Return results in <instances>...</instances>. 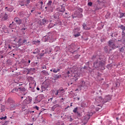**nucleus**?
<instances>
[{"instance_id": "nucleus-1", "label": "nucleus", "mask_w": 125, "mask_h": 125, "mask_svg": "<svg viewBox=\"0 0 125 125\" xmlns=\"http://www.w3.org/2000/svg\"><path fill=\"white\" fill-rule=\"evenodd\" d=\"M108 46H109V50H112V49H115L116 48V45L113 40H110L108 42Z\"/></svg>"}, {"instance_id": "nucleus-2", "label": "nucleus", "mask_w": 125, "mask_h": 125, "mask_svg": "<svg viewBox=\"0 0 125 125\" xmlns=\"http://www.w3.org/2000/svg\"><path fill=\"white\" fill-rule=\"evenodd\" d=\"M119 28L123 30V32H122V39L123 41H124V44H125V34L124 32V31H125V26H124V25H121V26H119Z\"/></svg>"}, {"instance_id": "nucleus-3", "label": "nucleus", "mask_w": 125, "mask_h": 125, "mask_svg": "<svg viewBox=\"0 0 125 125\" xmlns=\"http://www.w3.org/2000/svg\"><path fill=\"white\" fill-rule=\"evenodd\" d=\"M102 64H103L102 62L96 61L94 62V67H95V68H99L100 66H102Z\"/></svg>"}, {"instance_id": "nucleus-4", "label": "nucleus", "mask_w": 125, "mask_h": 125, "mask_svg": "<svg viewBox=\"0 0 125 125\" xmlns=\"http://www.w3.org/2000/svg\"><path fill=\"white\" fill-rule=\"evenodd\" d=\"M14 21L16 22V24H18V25H20L22 23V20H21L18 17H16L14 19Z\"/></svg>"}, {"instance_id": "nucleus-5", "label": "nucleus", "mask_w": 125, "mask_h": 125, "mask_svg": "<svg viewBox=\"0 0 125 125\" xmlns=\"http://www.w3.org/2000/svg\"><path fill=\"white\" fill-rule=\"evenodd\" d=\"M0 18H1L3 21H5V20H7V19H8V15L6 13L2 14L0 16Z\"/></svg>"}, {"instance_id": "nucleus-6", "label": "nucleus", "mask_w": 125, "mask_h": 125, "mask_svg": "<svg viewBox=\"0 0 125 125\" xmlns=\"http://www.w3.org/2000/svg\"><path fill=\"white\" fill-rule=\"evenodd\" d=\"M73 32H74V36H75V38H77V37H79V29H74Z\"/></svg>"}, {"instance_id": "nucleus-7", "label": "nucleus", "mask_w": 125, "mask_h": 125, "mask_svg": "<svg viewBox=\"0 0 125 125\" xmlns=\"http://www.w3.org/2000/svg\"><path fill=\"white\" fill-rule=\"evenodd\" d=\"M18 45L19 46H21V45H23L24 44L23 41H22V38H20L18 41Z\"/></svg>"}, {"instance_id": "nucleus-8", "label": "nucleus", "mask_w": 125, "mask_h": 125, "mask_svg": "<svg viewBox=\"0 0 125 125\" xmlns=\"http://www.w3.org/2000/svg\"><path fill=\"white\" fill-rule=\"evenodd\" d=\"M59 95H63V93L65 92V90H64V89H59Z\"/></svg>"}, {"instance_id": "nucleus-9", "label": "nucleus", "mask_w": 125, "mask_h": 125, "mask_svg": "<svg viewBox=\"0 0 125 125\" xmlns=\"http://www.w3.org/2000/svg\"><path fill=\"white\" fill-rule=\"evenodd\" d=\"M72 46V45H69L68 46V51H69V52H71V53H74V52H75V51L73 50Z\"/></svg>"}, {"instance_id": "nucleus-10", "label": "nucleus", "mask_w": 125, "mask_h": 125, "mask_svg": "<svg viewBox=\"0 0 125 125\" xmlns=\"http://www.w3.org/2000/svg\"><path fill=\"white\" fill-rule=\"evenodd\" d=\"M83 29H84V30H90V28L87 27V25H86V24H83Z\"/></svg>"}, {"instance_id": "nucleus-11", "label": "nucleus", "mask_w": 125, "mask_h": 125, "mask_svg": "<svg viewBox=\"0 0 125 125\" xmlns=\"http://www.w3.org/2000/svg\"><path fill=\"white\" fill-rule=\"evenodd\" d=\"M43 39V40H44V42H47V41H48L49 39H50V38L49 37V36L46 35L44 36Z\"/></svg>"}, {"instance_id": "nucleus-12", "label": "nucleus", "mask_w": 125, "mask_h": 125, "mask_svg": "<svg viewBox=\"0 0 125 125\" xmlns=\"http://www.w3.org/2000/svg\"><path fill=\"white\" fill-rule=\"evenodd\" d=\"M60 69L59 68H53V73H57L58 72H60Z\"/></svg>"}, {"instance_id": "nucleus-13", "label": "nucleus", "mask_w": 125, "mask_h": 125, "mask_svg": "<svg viewBox=\"0 0 125 125\" xmlns=\"http://www.w3.org/2000/svg\"><path fill=\"white\" fill-rule=\"evenodd\" d=\"M16 108V106L14 104L11 105V107L10 108V110L12 111H13L15 108Z\"/></svg>"}, {"instance_id": "nucleus-14", "label": "nucleus", "mask_w": 125, "mask_h": 125, "mask_svg": "<svg viewBox=\"0 0 125 125\" xmlns=\"http://www.w3.org/2000/svg\"><path fill=\"white\" fill-rule=\"evenodd\" d=\"M60 12H65V7L62 6L61 9L60 10Z\"/></svg>"}, {"instance_id": "nucleus-15", "label": "nucleus", "mask_w": 125, "mask_h": 125, "mask_svg": "<svg viewBox=\"0 0 125 125\" xmlns=\"http://www.w3.org/2000/svg\"><path fill=\"white\" fill-rule=\"evenodd\" d=\"M60 105L59 104H55L54 106H52V108L53 109H56V108H58V107H60Z\"/></svg>"}, {"instance_id": "nucleus-16", "label": "nucleus", "mask_w": 125, "mask_h": 125, "mask_svg": "<svg viewBox=\"0 0 125 125\" xmlns=\"http://www.w3.org/2000/svg\"><path fill=\"white\" fill-rule=\"evenodd\" d=\"M1 112H3L5 110V106L4 105H1Z\"/></svg>"}, {"instance_id": "nucleus-17", "label": "nucleus", "mask_w": 125, "mask_h": 125, "mask_svg": "<svg viewBox=\"0 0 125 125\" xmlns=\"http://www.w3.org/2000/svg\"><path fill=\"white\" fill-rule=\"evenodd\" d=\"M48 87V86H47L46 87L43 86V85H41V89L42 90V91L43 90H44V89H46Z\"/></svg>"}, {"instance_id": "nucleus-18", "label": "nucleus", "mask_w": 125, "mask_h": 125, "mask_svg": "<svg viewBox=\"0 0 125 125\" xmlns=\"http://www.w3.org/2000/svg\"><path fill=\"white\" fill-rule=\"evenodd\" d=\"M5 9L6 11H9V12H11V11H12L11 8H8V7H6Z\"/></svg>"}, {"instance_id": "nucleus-19", "label": "nucleus", "mask_w": 125, "mask_h": 125, "mask_svg": "<svg viewBox=\"0 0 125 125\" xmlns=\"http://www.w3.org/2000/svg\"><path fill=\"white\" fill-rule=\"evenodd\" d=\"M32 42L34 44H37V43H41V41L37 40V41H33Z\"/></svg>"}, {"instance_id": "nucleus-20", "label": "nucleus", "mask_w": 125, "mask_h": 125, "mask_svg": "<svg viewBox=\"0 0 125 125\" xmlns=\"http://www.w3.org/2000/svg\"><path fill=\"white\" fill-rule=\"evenodd\" d=\"M42 73L45 76H47V75H48V72H46V71L45 70L42 71Z\"/></svg>"}, {"instance_id": "nucleus-21", "label": "nucleus", "mask_w": 125, "mask_h": 125, "mask_svg": "<svg viewBox=\"0 0 125 125\" xmlns=\"http://www.w3.org/2000/svg\"><path fill=\"white\" fill-rule=\"evenodd\" d=\"M61 78V75H56L55 76V79H60Z\"/></svg>"}, {"instance_id": "nucleus-22", "label": "nucleus", "mask_w": 125, "mask_h": 125, "mask_svg": "<svg viewBox=\"0 0 125 125\" xmlns=\"http://www.w3.org/2000/svg\"><path fill=\"white\" fill-rule=\"evenodd\" d=\"M49 11L51 12H53V8L52 7L48 6Z\"/></svg>"}, {"instance_id": "nucleus-23", "label": "nucleus", "mask_w": 125, "mask_h": 125, "mask_svg": "<svg viewBox=\"0 0 125 125\" xmlns=\"http://www.w3.org/2000/svg\"><path fill=\"white\" fill-rule=\"evenodd\" d=\"M52 4V0H49L48 2L47 3V5H48V6H50V5H51Z\"/></svg>"}, {"instance_id": "nucleus-24", "label": "nucleus", "mask_w": 125, "mask_h": 125, "mask_svg": "<svg viewBox=\"0 0 125 125\" xmlns=\"http://www.w3.org/2000/svg\"><path fill=\"white\" fill-rule=\"evenodd\" d=\"M17 91H18V89L17 88H14L12 90V92H13V93H15Z\"/></svg>"}, {"instance_id": "nucleus-25", "label": "nucleus", "mask_w": 125, "mask_h": 125, "mask_svg": "<svg viewBox=\"0 0 125 125\" xmlns=\"http://www.w3.org/2000/svg\"><path fill=\"white\" fill-rule=\"evenodd\" d=\"M31 0H26V1H25V5H26V6H28V4H29V3H30V1Z\"/></svg>"}, {"instance_id": "nucleus-26", "label": "nucleus", "mask_w": 125, "mask_h": 125, "mask_svg": "<svg viewBox=\"0 0 125 125\" xmlns=\"http://www.w3.org/2000/svg\"><path fill=\"white\" fill-rule=\"evenodd\" d=\"M109 48V47L108 46H106L104 47V50L106 52H108V49Z\"/></svg>"}, {"instance_id": "nucleus-27", "label": "nucleus", "mask_w": 125, "mask_h": 125, "mask_svg": "<svg viewBox=\"0 0 125 125\" xmlns=\"http://www.w3.org/2000/svg\"><path fill=\"white\" fill-rule=\"evenodd\" d=\"M78 16V15H77L76 13H75L74 15H72L73 18H76Z\"/></svg>"}, {"instance_id": "nucleus-28", "label": "nucleus", "mask_w": 125, "mask_h": 125, "mask_svg": "<svg viewBox=\"0 0 125 125\" xmlns=\"http://www.w3.org/2000/svg\"><path fill=\"white\" fill-rule=\"evenodd\" d=\"M71 73H72V71H67L66 72V74L67 75V77H70V74H71Z\"/></svg>"}, {"instance_id": "nucleus-29", "label": "nucleus", "mask_w": 125, "mask_h": 125, "mask_svg": "<svg viewBox=\"0 0 125 125\" xmlns=\"http://www.w3.org/2000/svg\"><path fill=\"white\" fill-rule=\"evenodd\" d=\"M78 111V107L75 108L73 110V113H76Z\"/></svg>"}, {"instance_id": "nucleus-30", "label": "nucleus", "mask_w": 125, "mask_h": 125, "mask_svg": "<svg viewBox=\"0 0 125 125\" xmlns=\"http://www.w3.org/2000/svg\"><path fill=\"white\" fill-rule=\"evenodd\" d=\"M88 6H92V2H89L87 3Z\"/></svg>"}, {"instance_id": "nucleus-31", "label": "nucleus", "mask_w": 125, "mask_h": 125, "mask_svg": "<svg viewBox=\"0 0 125 125\" xmlns=\"http://www.w3.org/2000/svg\"><path fill=\"white\" fill-rule=\"evenodd\" d=\"M105 99H107V100H111V98H110V96H107L105 97Z\"/></svg>"}, {"instance_id": "nucleus-32", "label": "nucleus", "mask_w": 125, "mask_h": 125, "mask_svg": "<svg viewBox=\"0 0 125 125\" xmlns=\"http://www.w3.org/2000/svg\"><path fill=\"white\" fill-rule=\"evenodd\" d=\"M124 17V13H120V18H123V17Z\"/></svg>"}, {"instance_id": "nucleus-33", "label": "nucleus", "mask_w": 125, "mask_h": 125, "mask_svg": "<svg viewBox=\"0 0 125 125\" xmlns=\"http://www.w3.org/2000/svg\"><path fill=\"white\" fill-rule=\"evenodd\" d=\"M19 89L21 90V91H25V88H19Z\"/></svg>"}, {"instance_id": "nucleus-34", "label": "nucleus", "mask_w": 125, "mask_h": 125, "mask_svg": "<svg viewBox=\"0 0 125 125\" xmlns=\"http://www.w3.org/2000/svg\"><path fill=\"white\" fill-rule=\"evenodd\" d=\"M6 116H5L4 117H1L0 118V120H5V119H6Z\"/></svg>"}, {"instance_id": "nucleus-35", "label": "nucleus", "mask_w": 125, "mask_h": 125, "mask_svg": "<svg viewBox=\"0 0 125 125\" xmlns=\"http://www.w3.org/2000/svg\"><path fill=\"white\" fill-rule=\"evenodd\" d=\"M22 42L23 43H27V40L26 39L24 40ZM27 43H29V42Z\"/></svg>"}, {"instance_id": "nucleus-36", "label": "nucleus", "mask_w": 125, "mask_h": 125, "mask_svg": "<svg viewBox=\"0 0 125 125\" xmlns=\"http://www.w3.org/2000/svg\"><path fill=\"white\" fill-rule=\"evenodd\" d=\"M44 55V53L39 54V56H40L41 57H42V56H43Z\"/></svg>"}, {"instance_id": "nucleus-37", "label": "nucleus", "mask_w": 125, "mask_h": 125, "mask_svg": "<svg viewBox=\"0 0 125 125\" xmlns=\"http://www.w3.org/2000/svg\"><path fill=\"white\" fill-rule=\"evenodd\" d=\"M42 22H43V23L45 24V23H46V20H45V19H43Z\"/></svg>"}, {"instance_id": "nucleus-38", "label": "nucleus", "mask_w": 125, "mask_h": 125, "mask_svg": "<svg viewBox=\"0 0 125 125\" xmlns=\"http://www.w3.org/2000/svg\"><path fill=\"white\" fill-rule=\"evenodd\" d=\"M55 95H59V92L58 90H57V92H56V93H55Z\"/></svg>"}, {"instance_id": "nucleus-39", "label": "nucleus", "mask_w": 125, "mask_h": 125, "mask_svg": "<svg viewBox=\"0 0 125 125\" xmlns=\"http://www.w3.org/2000/svg\"><path fill=\"white\" fill-rule=\"evenodd\" d=\"M79 12H81V13H82L83 11V9L80 8L79 9Z\"/></svg>"}, {"instance_id": "nucleus-40", "label": "nucleus", "mask_w": 125, "mask_h": 125, "mask_svg": "<svg viewBox=\"0 0 125 125\" xmlns=\"http://www.w3.org/2000/svg\"><path fill=\"white\" fill-rule=\"evenodd\" d=\"M85 106H86V104H81V107H85Z\"/></svg>"}, {"instance_id": "nucleus-41", "label": "nucleus", "mask_w": 125, "mask_h": 125, "mask_svg": "<svg viewBox=\"0 0 125 125\" xmlns=\"http://www.w3.org/2000/svg\"><path fill=\"white\" fill-rule=\"evenodd\" d=\"M79 17H80L81 18H82V17H83V14L82 13H80L79 14Z\"/></svg>"}, {"instance_id": "nucleus-42", "label": "nucleus", "mask_w": 125, "mask_h": 125, "mask_svg": "<svg viewBox=\"0 0 125 125\" xmlns=\"http://www.w3.org/2000/svg\"><path fill=\"white\" fill-rule=\"evenodd\" d=\"M35 108V109H36V110H39V109H40V108L38 106H36Z\"/></svg>"}, {"instance_id": "nucleus-43", "label": "nucleus", "mask_w": 125, "mask_h": 125, "mask_svg": "<svg viewBox=\"0 0 125 125\" xmlns=\"http://www.w3.org/2000/svg\"><path fill=\"white\" fill-rule=\"evenodd\" d=\"M8 48H9L10 49H11V46H10V44H8Z\"/></svg>"}, {"instance_id": "nucleus-44", "label": "nucleus", "mask_w": 125, "mask_h": 125, "mask_svg": "<svg viewBox=\"0 0 125 125\" xmlns=\"http://www.w3.org/2000/svg\"><path fill=\"white\" fill-rule=\"evenodd\" d=\"M120 51H124V47H122L121 49H120Z\"/></svg>"}, {"instance_id": "nucleus-45", "label": "nucleus", "mask_w": 125, "mask_h": 125, "mask_svg": "<svg viewBox=\"0 0 125 125\" xmlns=\"http://www.w3.org/2000/svg\"><path fill=\"white\" fill-rule=\"evenodd\" d=\"M25 30H26V28H21V31H25Z\"/></svg>"}, {"instance_id": "nucleus-46", "label": "nucleus", "mask_w": 125, "mask_h": 125, "mask_svg": "<svg viewBox=\"0 0 125 125\" xmlns=\"http://www.w3.org/2000/svg\"><path fill=\"white\" fill-rule=\"evenodd\" d=\"M20 5H21V6H24V3H22V4L20 3Z\"/></svg>"}, {"instance_id": "nucleus-47", "label": "nucleus", "mask_w": 125, "mask_h": 125, "mask_svg": "<svg viewBox=\"0 0 125 125\" xmlns=\"http://www.w3.org/2000/svg\"><path fill=\"white\" fill-rule=\"evenodd\" d=\"M53 99V98H51L48 100V101H49V100H51V101H52Z\"/></svg>"}, {"instance_id": "nucleus-48", "label": "nucleus", "mask_w": 125, "mask_h": 125, "mask_svg": "<svg viewBox=\"0 0 125 125\" xmlns=\"http://www.w3.org/2000/svg\"><path fill=\"white\" fill-rule=\"evenodd\" d=\"M36 89L37 90H40V88L39 87H37Z\"/></svg>"}, {"instance_id": "nucleus-49", "label": "nucleus", "mask_w": 125, "mask_h": 125, "mask_svg": "<svg viewBox=\"0 0 125 125\" xmlns=\"http://www.w3.org/2000/svg\"><path fill=\"white\" fill-rule=\"evenodd\" d=\"M0 53L1 54H2V53H3V51H0Z\"/></svg>"}, {"instance_id": "nucleus-50", "label": "nucleus", "mask_w": 125, "mask_h": 125, "mask_svg": "<svg viewBox=\"0 0 125 125\" xmlns=\"http://www.w3.org/2000/svg\"><path fill=\"white\" fill-rule=\"evenodd\" d=\"M40 3H41V4H42H42H43V2L41 1Z\"/></svg>"}, {"instance_id": "nucleus-51", "label": "nucleus", "mask_w": 125, "mask_h": 125, "mask_svg": "<svg viewBox=\"0 0 125 125\" xmlns=\"http://www.w3.org/2000/svg\"><path fill=\"white\" fill-rule=\"evenodd\" d=\"M108 16H110V14H107L105 16V17H107V16H108Z\"/></svg>"}, {"instance_id": "nucleus-52", "label": "nucleus", "mask_w": 125, "mask_h": 125, "mask_svg": "<svg viewBox=\"0 0 125 125\" xmlns=\"http://www.w3.org/2000/svg\"><path fill=\"white\" fill-rule=\"evenodd\" d=\"M94 58H95V56H93V57L92 58V59H94Z\"/></svg>"}, {"instance_id": "nucleus-53", "label": "nucleus", "mask_w": 125, "mask_h": 125, "mask_svg": "<svg viewBox=\"0 0 125 125\" xmlns=\"http://www.w3.org/2000/svg\"><path fill=\"white\" fill-rule=\"evenodd\" d=\"M33 54H37V52H33Z\"/></svg>"}, {"instance_id": "nucleus-54", "label": "nucleus", "mask_w": 125, "mask_h": 125, "mask_svg": "<svg viewBox=\"0 0 125 125\" xmlns=\"http://www.w3.org/2000/svg\"><path fill=\"white\" fill-rule=\"evenodd\" d=\"M28 63H31V60H28Z\"/></svg>"}, {"instance_id": "nucleus-55", "label": "nucleus", "mask_w": 125, "mask_h": 125, "mask_svg": "<svg viewBox=\"0 0 125 125\" xmlns=\"http://www.w3.org/2000/svg\"><path fill=\"white\" fill-rule=\"evenodd\" d=\"M30 113H35L34 111H30Z\"/></svg>"}, {"instance_id": "nucleus-56", "label": "nucleus", "mask_w": 125, "mask_h": 125, "mask_svg": "<svg viewBox=\"0 0 125 125\" xmlns=\"http://www.w3.org/2000/svg\"><path fill=\"white\" fill-rule=\"evenodd\" d=\"M51 72H53V68L50 70Z\"/></svg>"}, {"instance_id": "nucleus-57", "label": "nucleus", "mask_w": 125, "mask_h": 125, "mask_svg": "<svg viewBox=\"0 0 125 125\" xmlns=\"http://www.w3.org/2000/svg\"><path fill=\"white\" fill-rule=\"evenodd\" d=\"M51 25H52V23H50V24L49 25V27H50V26H51Z\"/></svg>"}, {"instance_id": "nucleus-58", "label": "nucleus", "mask_w": 125, "mask_h": 125, "mask_svg": "<svg viewBox=\"0 0 125 125\" xmlns=\"http://www.w3.org/2000/svg\"><path fill=\"white\" fill-rule=\"evenodd\" d=\"M70 106H67V107L66 108V109H68V108H69Z\"/></svg>"}, {"instance_id": "nucleus-59", "label": "nucleus", "mask_w": 125, "mask_h": 125, "mask_svg": "<svg viewBox=\"0 0 125 125\" xmlns=\"http://www.w3.org/2000/svg\"><path fill=\"white\" fill-rule=\"evenodd\" d=\"M61 100H64V98H62Z\"/></svg>"}, {"instance_id": "nucleus-60", "label": "nucleus", "mask_w": 125, "mask_h": 125, "mask_svg": "<svg viewBox=\"0 0 125 125\" xmlns=\"http://www.w3.org/2000/svg\"><path fill=\"white\" fill-rule=\"evenodd\" d=\"M124 7H125V3L123 4Z\"/></svg>"}, {"instance_id": "nucleus-61", "label": "nucleus", "mask_w": 125, "mask_h": 125, "mask_svg": "<svg viewBox=\"0 0 125 125\" xmlns=\"http://www.w3.org/2000/svg\"><path fill=\"white\" fill-rule=\"evenodd\" d=\"M45 8L46 9V8H48V7H45Z\"/></svg>"}, {"instance_id": "nucleus-62", "label": "nucleus", "mask_w": 125, "mask_h": 125, "mask_svg": "<svg viewBox=\"0 0 125 125\" xmlns=\"http://www.w3.org/2000/svg\"><path fill=\"white\" fill-rule=\"evenodd\" d=\"M33 11H34V10H32L31 11V12H33Z\"/></svg>"}, {"instance_id": "nucleus-63", "label": "nucleus", "mask_w": 125, "mask_h": 125, "mask_svg": "<svg viewBox=\"0 0 125 125\" xmlns=\"http://www.w3.org/2000/svg\"><path fill=\"white\" fill-rule=\"evenodd\" d=\"M49 53H51V50H50Z\"/></svg>"}, {"instance_id": "nucleus-64", "label": "nucleus", "mask_w": 125, "mask_h": 125, "mask_svg": "<svg viewBox=\"0 0 125 125\" xmlns=\"http://www.w3.org/2000/svg\"><path fill=\"white\" fill-rule=\"evenodd\" d=\"M124 16L125 17V13H124Z\"/></svg>"}]
</instances>
